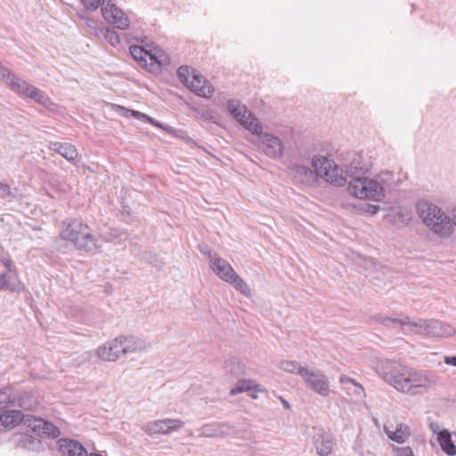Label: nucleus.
Instances as JSON below:
<instances>
[{
    "mask_svg": "<svg viewBox=\"0 0 456 456\" xmlns=\"http://www.w3.org/2000/svg\"><path fill=\"white\" fill-rule=\"evenodd\" d=\"M103 38L112 46H116L120 43L119 35L112 28L107 27L101 29Z\"/></svg>",
    "mask_w": 456,
    "mask_h": 456,
    "instance_id": "37",
    "label": "nucleus"
},
{
    "mask_svg": "<svg viewBox=\"0 0 456 456\" xmlns=\"http://www.w3.org/2000/svg\"><path fill=\"white\" fill-rule=\"evenodd\" d=\"M227 109L230 114L246 129L253 134H259L262 126L258 119L247 109V107L237 100H229Z\"/></svg>",
    "mask_w": 456,
    "mask_h": 456,
    "instance_id": "5",
    "label": "nucleus"
},
{
    "mask_svg": "<svg viewBox=\"0 0 456 456\" xmlns=\"http://www.w3.org/2000/svg\"><path fill=\"white\" fill-rule=\"evenodd\" d=\"M102 12L103 18L118 29L125 30L129 28V19L125 15L124 12L115 4H112L110 0H102Z\"/></svg>",
    "mask_w": 456,
    "mask_h": 456,
    "instance_id": "6",
    "label": "nucleus"
},
{
    "mask_svg": "<svg viewBox=\"0 0 456 456\" xmlns=\"http://www.w3.org/2000/svg\"><path fill=\"white\" fill-rule=\"evenodd\" d=\"M86 9L89 11H95L102 4V0H82Z\"/></svg>",
    "mask_w": 456,
    "mask_h": 456,
    "instance_id": "48",
    "label": "nucleus"
},
{
    "mask_svg": "<svg viewBox=\"0 0 456 456\" xmlns=\"http://www.w3.org/2000/svg\"><path fill=\"white\" fill-rule=\"evenodd\" d=\"M395 456H414L412 449L410 446L394 447Z\"/></svg>",
    "mask_w": 456,
    "mask_h": 456,
    "instance_id": "47",
    "label": "nucleus"
},
{
    "mask_svg": "<svg viewBox=\"0 0 456 456\" xmlns=\"http://www.w3.org/2000/svg\"><path fill=\"white\" fill-rule=\"evenodd\" d=\"M7 86L16 94L29 98L35 86L29 85L27 81L20 78L16 75L11 77Z\"/></svg>",
    "mask_w": 456,
    "mask_h": 456,
    "instance_id": "23",
    "label": "nucleus"
},
{
    "mask_svg": "<svg viewBox=\"0 0 456 456\" xmlns=\"http://www.w3.org/2000/svg\"><path fill=\"white\" fill-rule=\"evenodd\" d=\"M200 251L203 254L208 256L209 262L211 263V258H213V256H217L216 253H213L209 248L207 245H200L199 246Z\"/></svg>",
    "mask_w": 456,
    "mask_h": 456,
    "instance_id": "54",
    "label": "nucleus"
},
{
    "mask_svg": "<svg viewBox=\"0 0 456 456\" xmlns=\"http://www.w3.org/2000/svg\"><path fill=\"white\" fill-rule=\"evenodd\" d=\"M348 191L351 195L362 200L381 201L385 198V194H382V187L375 178L362 176L353 178L349 182Z\"/></svg>",
    "mask_w": 456,
    "mask_h": 456,
    "instance_id": "3",
    "label": "nucleus"
},
{
    "mask_svg": "<svg viewBox=\"0 0 456 456\" xmlns=\"http://www.w3.org/2000/svg\"><path fill=\"white\" fill-rule=\"evenodd\" d=\"M11 276L6 273H0V289L1 290H10L16 291L17 289L15 286H12L10 282Z\"/></svg>",
    "mask_w": 456,
    "mask_h": 456,
    "instance_id": "43",
    "label": "nucleus"
},
{
    "mask_svg": "<svg viewBox=\"0 0 456 456\" xmlns=\"http://www.w3.org/2000/svg\"><path fill=\"white\" fill-rule=\"evenodd\" d=\"M129 51L133 58L142 67L147 68L148 70L155 72L160 69L161 60L158 59L154 54L149 53L142 46L131 45Z\"/></svg>",
    "mask_w": 456,
    "mask_h": 456,
    "instance_id": "10",
    "label": "nucleus"
},
{
    "mask_svg": "<svg viewBox=\"0 0 456 456\" xmlns=\"http://www.w3.org/2000/svg\"><path fill=\"white\" fill-rule=\"evenodd\" d=\"M430 428H431V429L433 430V432H435V433H436V429H437V428H438V427H437V425H436V424H434V423H431V424H430Z\"/></svg>",
    "mask_w": 456,
    "mask_h": 456,
    "instance_id": "59",
    "label": "nucleus"
},
{
    "mask_svg": "<svg viewBox=\"0 0 456 456\" xmlns=\"http://www.w3.org/2000/svg\"><path fill=\"white\" fill-rule=\"evenodd\" d=\"M225 369L234 376H239L244 372L243 363L236 358L227 360L225 362Z\"/></svg>",
    "mask_w": 456,
    "mask_h": 456,
    "instance_id": "35",
    "label": "nucleus"
},
{
    "mask_svg": "<svg viewBox=\"0 0 456 456\" xmlns=\"http://www.w3.org/2000/svg\"><path fill=\"white\" fill-rule=\"evenodd\" d=\"M444 362L448 365L456 366V356H445Z\"/></svg>",
    "mask_w": 456,
    "mask_h": 456,
    "instance_id": "57",
    "label": "nucleus"
},
{
    "mask_svg": "<svg viewBox=\"0 0 456 456\" xmlns=\"http://www.w3.org/2000/svg\"><path fill=\"white\" fill-rule=\"evenodd\" d=\"M339 383L343 385L351 384L354 386V383H356V381L354 379L343 374L339 377Z\"/></svg>",
    "mask_w": 456,
    "mask_h": 456,
    "instance_id": "56",
    "label": "nucleus"
},
{
    "mask_svg": "<svg viewBox=\"0 0 456 456\" xmlns=\"http://www.w3.org/2000/svg\"><path fill=\"white\" fill-rule=\"evenodd\" d=\"M43 433L47 435L50 437L55 438L58 437L61 434L58 428H56L54 425L49 422H44L43 423Z\"/></svg>",
    "mask_w": 456,
    "mask_h": 456,
    "instance_id": "44",
    "label": "nucleus"
},
{
    "mask_svg": "<svg viewBox=\"0 0 456 456\" xmlns=\"http://www.w3.org/2000/svg\"><path fill=\"white\" fill-rule=\"evenodd\" d=\"M0 262L7 269L10 274L13 275L14 277H18L17 268L8 253L0 255Z\"/></svg>",
    "mask_w": 456,
    "mask_h": 456,
    "instance_id": "38",
    "label": "nucleus"
},
{
    "mask_svg": "<svg viewBox=\"0 0 456 456\" xmlns=\"http://www.w3.org/2000/svg\"><path fill=\"white\" fill-rule=\"evenodd\" d=\"M386 433L389 439L398 444L404 443L406 438L409 437L411 434L409 427L403 424L398 425L395 431L386 430Z\"/></svg>",
    "mask_w": 456,
    "mask_h": 456,
    "instance_id": "28",
    "label": "nucleus"
},
{
    "mask_svg": "<svg viewBox=\"0 0 456 456\" xmlns=\"http://www.w3.org/2000/svg\"><path fill=\"white\" fill-rule=\"evenodd\" d=\"M219 425V435L220 436H235L237 431L235 428L225 422H218Z\"/></svg>",
    "mask_w": 456,
    "mask_h": 456,
    "instance_id": "42",
    "label": "nucleus"
},
{
    "mask_svg": "<svg viewBox=\"0 0 456 456\" xmlns=\"http://www.w3.org/2000/svg\"><path fill=\"white\" fill-rule=\"evenodd\" d=\"M379 181V185L382 187V194L385 191H391L399 186L402 183L400 177H395V174L389 171L380 172L375 177Z\"/></svg>",
    "mask_w": 456,
    "mask_h": 456,
    "instance_id": "21",
    "label": "nucleus"
},
{
    "mask_svg": "<svg viewBox=\"0 0 456 456\" xmlns=\"http://www.w3.org/2000/svg\"><path fill=\"white\" fill-rule=\"evenodd\" d=\"M218 422L205 424L200 428V436L214 438L220 436Z\"/></svg>",
    "mask_w": 456,
    "mask_h": 456,
    "instance_id": "36",
    "label": "nucleus"
},
{
    "mask_svg": "<svg viewBox=\"0 0 456 456\" xmlns=\"http://www.w3.org/2000/svg\"><path fill=\"white\" fill-rule=\"evenodd\" d=\"M417 211L423 223L436 234L448 238L452 233L453 224L436 205L428 200H419L417 204Z\"/></svg>",
    "mask_w": 456,
    "mask_h": 456,
    "instance_id": "2",
    "label": "nucleus"
},
{
    "mask_svg": "<svg viewBox=\"0 0 456 456\" xmlns=\"http://www.w3.org/2000/svg\"><path fill=\"white\" fill-rule=\"evenodd\" d=\"M15 74L12 73L10 69L0 65V78L4 80L6 85L8 81L11 79V77H13Z\"/></svg>",
    "mask_w": 456,
    "mask_h": 456,
    "instance_id": "49",
    "label": "nucleus"
},
{
    "mask_svg": "<svg viewBox=\"0 0 456 456\" xmlns=\"http://www.w3.org/2000/svg\"><path fill=\"white\" fill-rule=\"evenodd\" d=\"M122 345L118 341V337L111 341H109L97 349V355L100 359L105 362H115L121 356H124Z\"/></svg>",
    "mask_w": 456,
    "mask_h": 456,
    "instance_id": "15",
    "label": "nucleus"
},
{
    "mask_svg": "<svg viewBox=\"0 0 456 456\" xmlns=\"http://www.w3.org/2000/svg\"><path fill=\"white\" fill-rule=\"evenodd\" d=\"M438 376L430 370H412V380L416 395L426 392L438 383Z\"/></svg>",
    "mask_w": 456,
    "mask_h": 456,
    "instance_id": "11",
    "label": "nucleus"
},
{
    "mask_svg": "<svg viewBox=\"0 0 456 456\" xmlns=\"http://www.w3.org/2000/svg\"><path fill=\"white\" fill-rule=\"evenodd\" d=\"M429 323L430 320L419 319L415 322H411L409 319V323L406 326H410L411 331L412 332L428 336L429 330L428 326H429Z\"/></svg>",
    "mask_w": 456,
    "mask_h": 456,
    "instance_id": "32",
    "label": "nucleus"
},
{
    "mask_svg": "<svg viewBox=\"0 0 456 456\" xmlns=\"http://www.w3.org/2000/svg\"><path fill=\"white\" fill-rule=\"evenodd\" d=\"M118 110H120L121 114L125 117H133L134 118L145 121L149 119V116L147 114H144L142 112H140L138 110H128L125 107L118 106Z\"/></svg>",
    "mask_w": 456,
    "mask_h": 456,
    "instance_id": "39",
    "label": "nucleus"
},
{
    "mask_svg": "<svg viewBox=\"0 0 456 456\" xmlns=\"http://www.w3.org/2000/svg\"><path fill=\"white\" fill-rule=\"evenodd\" d=\"M118 338L122 345V349H120V351L123 352L124 355L129 353L143 351L146 349L145 342L134 336H119Z\"/></svg>",
    "mask_w": 456,
    "mask_h": 456,
    "instance_id": "20",
    "label": "nucleus"
},
{
    "mask_svg": "<svg viewBox=\"0 0 456 456\" xmlns=\"http://www.w3.org/2000/svg\"><path fill=\"white\" fill-rule=\"evenodd\" d=\"M373 319L376 321V322H379L380 323V321L383 319L381 316H374Z\"/></svg>",
    "mask_w": 456,
    "mask_h": 456,
    "instance_id": "60",
    "label": "nucleus"
},
{
    "mask_svg": "<svg viewBox=\"0 0 456 456\" xmlns=\"http://www.w3.org/2000/svg\"><path fill=\"white\" fill-rule=\"evenodd\" d=\"M184 422L179 419H163L148 422L142 427V430L149 436L162 434L167 435L182 428Z\"/></svg>",
    "mask_w": 456,
    "mask_h": 456,
    "instance_id": "7",
    "label": "nucleus"
},
{
    "mask_svg": "<svg viewBox=\"0 0 456 456\" xmlns=\"http://www.w3.org/2000/svg\"><path fill=\"white\" fill-rule=\"evenodd\" d=\"M380 323L385 326H390V325L397 324V323H399L402 326H404L409 323V317H405L403 320L386 317L380 321Z\"/></svg>",
    "mask_w": 456,
    "mask_h": 456,
    "instance_id": "46",
    "label": "nucleus"
},
{
    "mask_svg": "<svg viewBox=\"0 0 456 456\" xmlns=\"http://www.w3.org/2000/svg\"><path fill=\"white\" fill-rule=\"evenodd\" d=\"M18 406L25 411H32L37 404V400L32 392L17 395Z\"/></svg>",
    "mask_w": 456,
    "mask_h": 456,
    "instance_id": "27",
    "label": "nucleus"
},
{
    "mask_svg": "<svg viewBox=\"0 0 456 456\" xmlns=\"http://www.w3.org/2000/svg\"><path fill=\"white\" fill-rule=\"evenodd\" d=\"M454 224L456 225V215L454 216Z\"/></svg>",
    "mask_w": 456,
    "mask_h": 456,
    "instance_id": "62",
    "label": "nucleus"
},
{
    "mask_svg": "<svg viewBox=\"0 0 456 456\" xmlns=\"http://www.w3.org/2000/svg\"><path fill=\"white\" fill-rule=\"evenodd\" d=\"M186 86L197 95L204 98L212 97L215 92L209 82L195 69H192V77Z\"/></svg>",
    "mask_w": 456,
    "mask_h": 456,
    "instance_id": "12",
    "label": "nucleus"
},
{
    "mask_svg": "<svg viewBox=\"0 0 456 456\" xmlns=\"http://www.w3.org/2000/svg\"><path fill=\"white\" fill-rule=\"evenodd\" d=\"M428 336L430 337H449L455 333V330L448 323L442 322L438 320H430Z\"/></svg>",
    "mask_w": 456,
    "mask_h": 456,
    "instance_id": "22",
    "label": "nucleus"
},
{
    "mask_svg": "<svg viewBox=\"0 0 456 456\" xmlns=\"http://www.w3.org/2000/svg\"><path fill=\"white\" fill-rule=\"evenodd\" d=\"M379 209H380L379 206L372 205V204H366L365 212L373 216V215H376Z\"/></svg>",
    "mask_w": 456,
    "mask_h": 456,
    "instance_id": "55",
    "label": "nucleus"
},
{
    "mask_svg": "<svg viewBox=\"0 0 456 456\" xmlns=\"http://www.w3.org/2000/svg\"><path fill=\"white\" fill-rule=\"evenodd\" d=\"M302 378L305 384L315 393L322 396L329 395L330 381L323 373L307 368Z\"/></svg>",
    "mask_w": 456,
    "mask_h": 456,
    "instance_id": "8",
    "label": "nucleus"
},
{
    "mask_svg": "<svg viewBox=\"0 0 456 456\" xmlns=\"http://www.w3.org/2000/svg\"><path fill=\"white\" fill-rule=\"evenodd\" d=\"M354 391L353 393L358 397H365L366 394L364 391V387L360 383H354Z\"/></svg>",
    "mask_w": 456,
    "mask_h": 456,
    "instance_id": "53",
    "label": "nucleus"
},
{
    "mask_svg": "<svg viewBox=\"0 0 456 456\" xmlns=\"http://www.w3.org/2000/svg\"><path fill=\"white\" fill-rule=\"evenodd\" d=\"M290 174L293 179L305 185H312L317 179L318 172L316 169L313 170L310 167L295 165L291 167Z\"/></svg>",
    "mask_w": 456,
    "mask_h": 456,
    "instance_id": "16",
    "label": "nucleus"
},
{
    "mask_svg": "<svg viewBox=\"0 0 456 456\" xmlns=\"http://www.w3.org/2000/svg\"><path fill=\"white\" fill-rule=\"evenodd\" d=\"M280 368L286 372L298 374L301 377H303L307 369V367L300 366V364L296 361H283L281 362Z\"/></svg>",
    "mask_w": 456,
    "mask_h": 456,
    "instance_id": "30",
    "label": "nucleus"
},
{
    "mask_svg": "<svg viewBox=\"0 0 456 456\" xmlns=\"http://www.w3.org/2000/svg\"><path fill=\"white\" fill-rule=\"evenodd\" d=\"M88 456H102V455L98 454V453H91V454H90V455H88Z\"/></svg>",
    "mask_w": 456,
    "mask_h": 456,
    "instance_id": "61",
    "label": "nucleus"
},
{
    "mask_svg": "<svg viewBox=\"0 0 456 456\" xmlns=\"http://www.w3.org/2000/svg\"><path fill=\"white\" fill-rule=\"evenodd\" d=\"M13 419L14 425H18L23 419V414L20 411H6Z\"/></svg>",
    "mask_w": 456,
    "mask_h": 456,
    "instance_id": "51",
    "label": "nucleus"
},
{
    "mask_svg": "<svg viewBox=\"0 0 456 456\" xmlns=\"http://www.w3.org/2000/svg\"><path fill=\"white\" fill-rule=\"evenodd\" d=\"M262 149L265 155L270 158H279L282 155L283 143L281 140L268 133H260Z\"/></svg>",
    "mask_w": 456,
    "mask_h": 456,
    "instance_id": "13",
    "label": "nucleus"
},
{
    "mask_svg": "<svg viewBox=\"0 0 456 456\" xmlns=\"http://www.w3.org/2000/svg\"><path fill=\"white\" fill-rule=\"evenodd\" d=\"M11 195V187L6 183H0V197L5 199Z\"/></svg>",
    "mask_w": 456,
    "mask_h": 456,
    "instance_id": "50",
    "label": "nucleus"
},
{
    "mask_svg": "<svg viewBox=\"0 0 456 456\" xmlns=\"http://www.w3.org/2000/svg\"><path fill=\"white\" fill-rule=\"evenodd\" d=\"M13 441L18 447L29 451L36 450L40 444V441L38 439L35 438L31 435L25 433L14 435Z\"/></svg>",
    "mask_w": 456,
    "mask_h": 456,
    "instance_id": "26",
    "label": "nucleus"
},
{
    "mask_svg": "<svg viewBox=\"0 0 456 456\" xmlns=\"http://www.w3.org/2000/svg\"><path fill=\"white\" fill-rule=\"evenodd\" d=\"M412 380V370H402L398 378H396L393 387L399 392L415 395L414 384Z\"/></svg>",
    "mask_w": 456,
    "mask_h": 456,
    "instance_id": "18",
    "label": "nucleus"
},
{
    "mask_svg": "<svg viewBox=\"0 0 456 456\" xmlns=\"http://www.w3.org/2000/svg\"><path fill=\"white\" fill-rule=\"evenodd\" d=\"M363 167L356 163V160L354 159L349 165H346V170H344L346 176H349L353 178L358 177L357 175L362 171Z\"/></svg>",
    "mask_w": 456,
    "mask_h": 456,
    "instance_id": "40",
    "label": "nucleus"
},
{
    "mask_svg": "<svg viewBox=\"0 0 456 456\" xmlns=\"http://www.w3.org/2000/svg\"><path fill=\"white\" fill-rule=\"evenodd\" d=\"M345 389H346V390H348V391H349V390H350V387H345Z\"/></svg>",
    "mask_w": 456,
    "mask_h": 456,
    "instance_id": "63",
    "label": "nucleus"
},
{
    "mask_svg": "<svg viewBox=\"0 0 456 456\" xmlns=\"http://www.w3.org/2000/svg\"><path fill=\"white\" fill-rule=\"evenodd\" d=\"M61 236L79 250L95 254L102 247L101 240L92 233V229L81 220H72L64 224Z\"/></svg>",
    "mask_w": 456,
    "mask_h": 456,
    "instance_id": "1",
    "label": "nucleus"
},
{
    "mask_svg": "<svg viewBox=\"0 0 456 456\" xmlns=\"http://www.w3.org/2000/svg\"><path fill=\"white\" fill-rule=\"evenodd\" d=\"M226 282L232 284L238 291L243 294L246 297L250 295V289L245 281L239 276L236 273L232 275V279L227 281Z\"/></svg>",
    "mask_w": 456,
    "mask_h": 456,
    "instance_id": "31",
    "label": "nucleus"
},
{
    "mask_svg": "<svg viewBox=\"0 0 456 456\" xmlns=\"http://www.w3.org/2000/svg\"><path fill=\"white\" fill-rule=\"evenodd\" d=\"M60 452L63 456H88L86 449L77 441L60 439Z\"/></svg>",
    "mask_w": 456,
    "mask_h": 456,
    "instance_id": "19",
    "label": "nucleus"
},
{
    "mask_svg": "<svg viewBox=\"0 0 456 456\" xmlns=\"http://www.w3.org/2000/svg\"><path fill=\"white\" fill-rule=\"evenodd\" d=\"M177 76L179 80L185 86L189 84L190 77H192V70L188 66H181L177 69Z\"/></svg>",
    "mask_w": 456,
    "mask_h": 456,
    "instance_id": "41",
    "label": "nucleus"
},
{
    "mask_svg": "<svg viewBox=\"0 0 456 456\" xmlns=\"http://www.w3.org/2000/svg\"><path fill=\"white\" fill-rule=\"evenodd\" d=\"M312 441L317 453L321 456L330 454L335 444L333 437L322 429L314 430Z\"/></svg>",
    "mask_w": 456,
    "mask_h": 456,
    "instance_id": "14",
    "label": "nucleus"
},
{
    "mask_svg": "<svg viewBox=\"0 0 456 456\" xmlns=\"http://www.w3.org/2000/svg\"><path fill=\"white\" fill-rule=\"evenodd\" d=\"M6 411L0 414V428L10 429L15 427L13 419Z\"/></svg>",
    "mask_w": 456,
    "mask_h": 456,
    "instance_id": "45",
    "label": "nucleus"
},
{
    "mask_svg": "<svg viewBox=\"0 0 456 456\" xmlns=\"http://www.w3.org/2000/svg\"><path fill=\"white\" fill-rule=\"evenodd\" d=\"M437 442L442 451L448 456L456 455V446L452 440V435L447 429L437 433Z\"/></svg>",
    "mask_w": 456,
    "mask_h": 456,
    "instance_id": "25",
    "label": "nucleus"
},
{
    "mask_svg": "<svg viewBox=\"0 0 456 456\" xmlns=\"http://www.w3.org/2000/svg\"><path fill=\"white\" fill-rule=\"evenodd\" d=\"M280 399H281V403H282L283 407H284L285 409H287V410H290V404H289V403L287 400H285L284 398H282V397H280Z\"/></svg>",
    "mask_w": 456,
    "mask_h": 456,
    "instance_id": "58",
    "label": "nucleus"
},
{
    "mask_svg": "<svg viewBox=\"0 0 456 456\" xmlns=\"http://www.w3.org/2000/svg\"><path fill=\"white\" fill-rule=\"evenodd\" d=\"M376 370L380 378L393 386L402 370H404V366L395 361L383 359L378 362Z\"/></svg>",
    "mask_w": 456,
    "mask_h": 456,
    "instance_id": "9",
    "label": "nucleus"
},
{
    "mask_svg": "<svg viewBox=\"0 0 456 456\" xmlns=\"http://www.w3.org/2000/svg\"><path fill=\"white\" fill-rule=\"evenodd\" d=\"M146 122L153 125L154 126H157V127H159V128H161V129H163L165 131H167V132H171V130H172V127L161 124L160 122H159L158 120H155L154 118H152L150 116H149V119H147Z\"/></svg>",
    "mask_w": 456,
    "mask_h": 456,
    "instance_id": "52",
    "label": "nucleus"
},
{
    "mask_svg": "<svg viewBox=\"0 0 456 456\" xmlns=\"http://www.w3.org/2000/svg\"><path fill=\"white\" fill-rule=\"evenodd\" d=\"M210 265L213 272L225 282L231 280L232 275L235 273L232 265L218 255L213 256Z\"/></svg>",
    "mask_w": 456,
    "mask_h": 456,
    "instance_id": "17",
    "label": "nucleus"
},
{
    "mask_svg": "<svg viewBox=\"0 0 456 456\" xmlns=\"http://www.w3.org/2000/svg\"><path fill=\"white\" fill-rule=\"evenodd\" d=\"M258 386L253 380L241 379L239 380L236 386L231 389L230 394L235 395L237 394L256 389Z\"/></svg>",
    "mask_w": 456,
    "mask_h": 456,
    "instance_id": "33",
    "label": "nucleus"
},
{
    "mask_svg": "<svg viewBox=\"0 0 456 456\" xmlns=\"http://www.w3.org/2000/svg\"><path fill=\"white\" fill-rule=\"evenodd\" d=\"M17 394L13 392L11 387L0 390V409H5L15 405Z\"/></svg>",
    "mask_w": 456,
    "mask_h": 456,
    "instance_id": "29",
    "label": "nucleus"
},
{
    "mask_svg": "<svg viewBox=\"0 0 456 456\" xmlns=\"http://www.w3.org/2000/svg\"><path fill=\"white\" fill-rule=\"evenodd\" d=\"M312 164L318 175L328 183L337 186L346 184V176L344 169L340 168L333 160L317 156L313 159Z\"/></svg>",
    "mask_w": 456,
    "mask_h": 456,
    "instance_id": "4",
    "label": "nucleus"
},
{
    "mask_svg": "<svg viewBox=\"0 0 456 456\" xmlns=\"http://www.w3.org/2000/svg\"><path fill=\"white\" fill-rule=\"evenodd\" d=\"M29 98L46 108H51L53 105L50 97L37 87L32 91Z\"/></svg>",
    "mask_w": 456,
    "mask_h": 456,
    "instance_id": "34",
    "label": "nucleus"
},
{
    "mask_svg": "<svg viewBox=\"0 0 456 456\" xmlns=\"http://www.w3.org/2000/svg\"><path fill=\"white\" fill-rule=\"evenodd\" d=\"M50 150L57 151L68 161L73 162L77 158V151L75 146L67 142H51Z\"/></svg>",
    "mask_w": 456,
    "mask_h": 456,
    "instance_id": "24",
    "label": "nucleus"
}]
</instances>
